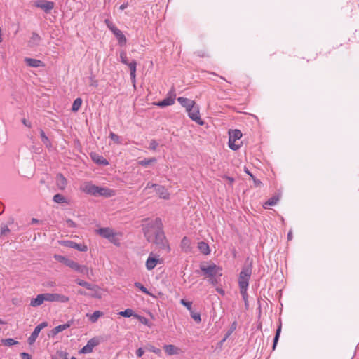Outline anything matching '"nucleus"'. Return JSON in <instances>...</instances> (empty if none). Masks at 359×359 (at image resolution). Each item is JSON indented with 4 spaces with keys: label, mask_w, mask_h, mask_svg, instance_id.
Wrapping results in <instances>:
<instances>
[{
    "label": "nucleus",
    "mask_w": 359,
    "mask_h": 359,
    "mask_svg": "<svg viewBox=\"0 0 359 359\" xmlns=\"http://www.w3.org/2000/svg\"><path fill=\"white\" fill-rule=\"evenodd\" d=\"M144 235L149 243L156 245L159 249L168 252L170 250L168 241L163 231V224L160 218L154 220L146 219L142 225Z\"/></svg>",
    "instance_id": "f257e3e1"
},
{
    "label": "nucleus",
    "mask_w": 359,
    "mask_h": 359,
    "mask_svg": "<svg viewBox=\"0 0 359 359\" xmlns=\"http://www.w3.org/2000/svg\"><path fill=\"white\" fill-rule=\"evenodd\" d=\"M80 190L93 196L111 197L114 196L115 191L107 187H101L93 184L90 182H86L80 187Z\"/></svg>",
    "instance_id": "f03ea898"
},
{
    "label": "nucleus",
    "mask_w": 359,
    "mask_h": 359,
    "mask_svg": "<svg viewBox=\"0 0 359 359\" xmlns=\"http://www.w3.org/2000/svg\"><path fill=\"white\" fill-rule=\"evenodd\" d=\"M252 274V266L248 265L243 266L240 273L238 278V284L240 289H248L249 285V280Z\"/></svg>",
    "instance_id": "7ed1b4c3"
},
{
    "label": "nucleus",
    "mask_w": 359,
    "mask_h": 359,
    "mask_svg": "<svg viewBox=\"0 0 359 359\" xmlns=\"http://www.w3.org/2000/svg\"><path fill=\"white\" fill-rule=\"evenodd\" d=\"M200 269L203 274L208 278L222 276V273H220L221 268L214 263L210 264H201L200 266Z\"/></svg>",
    "instance_id": "20e7f679"
},
{
    "label": "nucleus",
    "mask_w": 359,
    "mask_h": 359,
    "mask_svg": "<svg viewBox=\"0 0 359 359\" xmlns=\"http://www.w3.org/2000/svg\"><path fill=\"white\" fill-rule=\"evenodd\" d=\"M97 234H99L102 238L108 239L111 243L114 245H119V239L116 237V233H115L113 229L106 227V228H100L96 230Z\"/></svg>",
    "instance_id": "39448f33"
},
{
    "label": "nucleus",
    "mask_w": 359,
    "mask_h": 359,
    "mask_svg": "<svg viewBox=\"0 0 359 359\" xmlns=\"http://www.w3.org/2000/svg\"><path fill=\"white\" fill-rule=\"evenodd\" d=\"M104 23L109 28V29L111 31V32L114 34V36L118 40V43L121 46L125 45L126 43L127 40L123 33L120 29H118L115 26V25L109 19H106L104 20Z\"/></svg>",
    "instance_id": "423d86ee"
},
{
    "label": "nucleus",
    "mask_w": 359,
    "mask_h": 359,
    "mask_svg": "<svg viewBox=\"0 0 359 359\" xmlns=\"http://www.w3.org/2000/svg\"><path fill=\"white\" fill-rule=\"evenodd\" d=\"M187 112L191 119L201 126L204 124V122L202 121L200 116L198 107L195 106V104L192 105V107L188 109Z\"/></svg>",
    "instance_id": "0eeeda50"
},
{
    "label": "nucleus",
    "mask_w": 359,
    "mask_h": 359,
    "mask_svg": "<svg viewBox=\"0 0 359 359\" xmlns=\"http://www.w3.org/2000/svg\"><path fill=\"white\" fill-rule=\"evenodd\" d=\"M34 6L41 8L44 12L48 13L54 8V3L47 0H36L34 1Z\"/></svg>",
    "instance_id": "6e6552de"
},
{
    "label": "nucleus",
    "mask_w": 359,
    "mask_h": 359,
    "mask_svg": "<svg viewBox=\"0 0 359 359\" xmlns=\"http://www.w3.org/2000/svg\"><path fill=\"white\" fill-rule=\"evenodd\" d=\"M46 296L47 302L65 303L69 300L68 297L57 293H46Z\"/></svg>",
    "instance_id": "1a4fd4ad"
},
{
    "label": "nucleus",
    "mask_w": 359,
    "mask_h": 359,
    "mask_svg": "<svg viewBox=\"0 0 359 359\" xmlns=\"http://www.w3.org/2000/svg\"><path fill=\"white\" fill-rule=\"evenodd\" d=\"M47 326H48L47 322H43V323H40L39 325H38L34 328L33 332L31 334V335L28 338V340H27L28 344L29 345H32L36 341V339H37L41 330L45 328Z\"/></svg>",
    "instance_id": "9d476101"
},
{
    "label": "nucleus",
    "mask_w": 359,
    "mask_h": 359,
    "mask_svg": "<svg viewBox=\"0 0 359 359\" xmlns=\"http://www.w3.org/2000/svg\"><path fill=\"white\" fill-rule=\"evenodd\" d=\"M99 344V339H97V338H92L87 342V344L79 351V353H90L93 351V348L97 346Z\"/></svg>",
    "instance_id": "9b49d317"
},
{
    "label": "nucleus",
    "mask_w": 359,
    "mask_h": 359,
    "mask_svg": "<svg viewBox=\"0 0 359 359\" xmlns=\"http://www.w3.org/2000/svg\"><path fill=\"white\" fill-rule=\"evenodd\" d=\"M66 266L83 274H87L88 272V269L86 266L79 265L77 262L69 259L67 262Z\"/></svg>",
    "instance_id": "f8f14e48"
},
{
    "label": "nucleus",
    "mask_w": 359,
    "mask_h": 359,
    "mask_svg": "<svg viewBox=\"0 0 359 359\" xmlns=\"http://www.w3.org/2000/svg\"><path fill=\"white\" fill-rule=\"evenodd\" d=\"M175 97L176 95L175 90L172 88V90L168 93V97L163 99L162 101L159 102L157 105L161 107L172 105L175 103Z\"/></svg>",
    "instance_id": "ddd939ff"
},
{
    "label": "nucleus",
    "mask_w": 359,
    "mask_h": 359,
    "mask_svg": "<svg viewBox=\"0 0 359 359\" xmlns=\"http://www.w3.org/2000/svg\"><path fill=\"white\" fill-rule=\"evenodd\" d=\"M158 263H160V259L151 253L146 261V267L148 270L151 271L154 269Z\"/></svg>",
    "instance_id": "4468645a"
},
{
    "label": "nucleus",
    "mask_w": 359,
    "mask_h": 359,
    "mask_svg": "<svg viewBox=\"0 0 359 359\" xmlns=\"http://www.w3.org/2000/svg\"><path fill=\"white\" fill-rule=\"evenodd\" d=\"M63 244L66 247L74 248L81 252H86L88 250V248L86 245L78 244L72 241H64Z\"/></svg>",
    "instance_id": "2eb2a0df"
},
{
    "label": "nucleus",
    "mask_w": 359,
    "mask_h": 359,
    "mask_svg": "<svg viewBox=\"0 0 359 359\" xmlns=\"http://www.w3.org/2000/svg\"><path fill=\"white\" fill-rule=\"evenodd\" d=\"M56 185L60 190H64L67 184V182L64 175L61 173H58L56 175Z\"/></svg>",
    "instance_id": "dca6fc26"
},
{
    "label": "nucleus",
    "mask_w": 359,
    "mask_h": 359,
    "mask_svg": "<svg viewBox=\"0 0 359 359\" xmlns=\"http://www.w3.org/2000/svg\"><path fill=\"white\" fill-rule=\"evenodd\" d=\"M45 301H46V293L40 294H38L36 298H33L31 300L30 305L33 307L39 306L41 305Z\"/></svg>",
    "instance_id": "f3484780"
},
{
    "label": "nucleus",
    "mask_w": 359,
    "mask_h": 359,
    "mask_svg": "<svg viewBox=\"0 0 359 359\" xmlns=\"http://www.w3.org/2000/svg\"><path fill=\"white\" fill-rule=\"evenodd\" d=\"M128 67L130 70V79L132 81V83H133L134 86H135L136 82V67H137V62L135 60H133L128 65Z\"/></svg>",
    "instance_id": "a211bd4d"
},
{
    "label": "nucleus",
    "mask_w": 359,
    "mask_h": 359,
    "mask_svg": "<svg viewBox=\"0 0 359 359\" xmlns=\"http://www.w3.org/2000/svg\"><path fill=\"white\" fill-rule=\"evenodd\" d=\"M41 40V36L36 32L32 33V36L28 41V46L31 48L37 46L39 45L40 41Z\"/></svg>",
    "instance_id": "6ab92c4d"
},
{
    "label": "nucleus",
    "mask_w": 359,
    "mask_h": 359,
    "mask_svg": "<svg viewBox=\"0 0 359 359\" xmlns=\"http://www.w3.org/2000/svg\"><path fill=\"white\" fill-rule=\"evenodd\" d=\"M75 281L78 285L83 286L89 290L97 292V290H98L97 285H94V284H90V283H89L86 281H84L83 280L77 279Z\"/></svg>",
    "instance_id": "aec40b11"
},
{
    "label": "nucleus",
    "mask_w": 359,
    "mask_h": 359,
    "mask_svg": "<svg viewBox=\"0 0 359 359\" xmlns=\"http://www.w3.org/2000/svg\"><path fill=\"white\" fill-rule=\"evenodd\" d=\"M163 349L168 355H177L180 351L179 348L172 344L165 345Z\"/></svg>",
    "instance_id": "412c9836"
},
{
    "label": "nucleus",
    "mask_w": 359,
    "mask_h": 359,
    "mask_svg": "<svg viewBox=\"0 0 359 359\" xmlns=\"http://www.w3.org/2000/svg\"><path fill=\"white\" fill-rule=\"evenodd\" d=\"M177 101L180 103V104L182 106H183L186 108L187 111L188 110V109H189L191 107H192V105L195 104L194 101L190 100L183 97H178Z\"/></svg>",
    "instance_id": "4be33fe9"
},
{
    "label": "nucleus",
    "mask_w": 359,
    "mask_h": 359,
    "mask_svg": "<svg viewBox=\"0 0 359 359\" xmlns=\"http://www.w3.org/2000/svg\"><path fill=\"white\" fill-rule=\"evenodd\" d=\"M156 191L162 198L167 199L169 197V194L167 189L161 185H158L156 187Z\"/></svg>",
    "instance_id": "5701e85b"
},
{
    "label": "nucleus",
    "mask_w": 359,
    "mask_h": 359,
    "mask_svg": "<svg viewBox=\"0 0 359 359\" xmlns=\"http://www.w3.org/2000/svg\"><path fill=\"white\" fill-rule=\"evenodd\" d=\"M25 61L28 66L32 67H39L41 66L43 64V62L39 60L28 58V57H26L25 59Z\"/></svg>",
    "instance_id": "b1692460"
},
{
    "label": "nucleus",
    "mask_w": 359,
    "mask_h": 359,
    "mask_svg": "<svg viewBox=\"0 0 359 359\" xmlns=\"http://www.w3.org/2000/svg\"><path fill=\"white\" fill-rule=\"evenodd\" d=\"M279 196H273L271 198H269L264 204L263 207L266 209L269 206L275 205L277 202L279 201Z\"/></svg>",
    "instance_id": "393cba45"
},
{
    "label": "nucleus",
    "mask_w": 359,
    "mask_h": 359,
    "mask_svg": "<svg viewBox=\"0 0 359 359\" xmlns=\"http://www.w3.org/2000/svg\"><path fill=\"white\" fill-rule=\"evenodd\" d=\"M198 248L201 252H202L204 255H208L210 252L209 245L205 242H199L198 243Z\"/></svg>",
    "instance_id": "a878e982"
},
{
    "label": "nucleus",
    "mask_w": 359,
    "mask_h": 359,
    "mask_svg": "<svg viewBox=\"0 0 359 359\" xmlns=\"http://www.w3.org/2000/svg\"><path fill=\"white\" fill-rule=\"evenodd\" d=\"M242 137V133L239 130H233L229 131V140L230 141H236Z\"/></svg>",
    "instance_id": "bb28decb"
},
{
    "label": "nucleus",
    "mask_w": 359,
    "mask_h": 359,
    "mask_svg": "<svg viewBox=\"0 0 359 359\" xmlns=\"http://www.w3.org/2000/svg\"><path fill=\"white\" fill-rule=\"evenodd\" d=\"M103 316V312L100 311H95L93 314L88 315L87 314V316L89 317V320L92 323H96L98 320V318Z\"/></svg>",
    "instance_id": "cd10ccee"
},
{
    "label": "nucleus",
    "mask_w": 359,
    "mask_h": 359,
    "mask_svg": "<svg viewBox=\"0 0 359 359\" xmlns=\"http://www.w3.org/2000/svg\"><path fill=\"white\" fill-rule=\"evenodd\" d=\"M53 201L57 203H68L67 198L60 194H57L53 196Z\"/></svg>",
    "instance_id": "c85d7f7f"
},
{
    "label": "nucleus",
    "mask_w": 359,
    "mask_h": 359,
    "mask_svg": "<svg viewBox=\"0 0 359 359\" xmlns=\"http://www.w3.org/2000/svg\"><path fill=\"white\" fill-rule=\"evenodd\" d=\"M93 160L100 165H107L109 164L108 161L102 156L94 155L92 156Z\"/></svg>",
    "instance_id": "c756f323"
},
{
    "label": "nucleus",
    "mask_w": 359,
    "mask_h": 359,
    "mask_svg": "<svg viewBox=\"0 0 359 359\" xmlns=\"http://www.w3.org/2000/svg\"><path fill=\"white\" fill-rule=\"evenodd\" d=\"M281 332V323H280L279 326L278 327L276 332V335L273 339V350L274 351L276 349V345L278 344L280 334Z\"/></svg>",
    "instance_id": "7c9ffc66"
},
{
    "label": "nucleus",
    "mask_w": 359,
    "mask_h": 359,
    "mask_svg": "<svg viewBox=\"0 0 359 359\" xmlns=\"http://www.w3.org/2000/svg\"><path fill=\"white\" fill-rule=\"evenodd\" d=\"M69 325L68 324H64V325H60L55 327V328H53L52 330L53 335H55L57 333H59L60 332H62V331L66 330L67 327H69Z\"/></svg>",
    "instance_id": "2f4dec72"
},
{
    "label": "nucleus",
    "mask_w": 359,
    "mask_h": 359,
    "mask_svg": "<svg viewBox=\"0 0 359 359\" xmlns=\"http://www.w3.org/2000/svg\"><path fill=\"white\" fill-rule=\"evenodd\" d=\"M81 104H82V100L79 97L76 98L72 104V110L73 111H77L80 109Z\"/></svg>",
    "instance_id": "473e14b6"
},
{
    "label": "nucleus",
    "mask_w": 359,
    "mask_h": 359,
    "mask_svg": "<svg viewBox=\"0 0 359 359\" xmlns=\"http://www.w3.org/2000/svg\"><path fill=\"white\" fill-rule=\"evenodd\" d=\"M10 232V229L6 224H2L1 225V231H0V236L5 237L7 236L8 233Z\"/></svg>",
    "instance_id": "72a5a7b5"
},
{
    "label": "nucleus",
    "mask_w": 359,
    "mask_h": 359,
    "mask_svg": "<svg viewBox=\"0 0 359 359\" xmlns=\"http://www.w3.org/2000/svg\"><path fill=\"white\" fill-rule=\"evenodd\" d=\"M156 159L155 158H151L149 159L141 160L138 162V163L142 166H147V165L151 164L152 163L156 162Z\"/></svg>",
    "instance_id": "f704fd0d"
},
{
    "label": "nucleus",
    "mask_w": 359,
    "mask_h": 359,
    "mask_svg": "<svg viewBox=\"0 0 359 359\" xmlns=\"http://www.w3.org/2000/svg\"><path fill=\"white\" fill-rule=\"evenodd\" d=\"M135 287L139 290H140L142 292H144V294H148V295H151V293L147 290V289L144 286L142 285L139 282H135V284H134Z\"/></svg>",
    "instance_id": "c9c22d12"
},
{
    "label": "nucleus",
    "mask_w": 359,
    "mask_h": 359,
    "mask_svg": "<svg viewBox=\"0 0 359 359\" xmlns=\"http://www.w3.org/2000/svg\"><path fill=\"white\" fill-rule=\"evenodd\" d=\"M119 315L123 317L129 318L131 316H134L135 314L133 313V311L131 309H127L123 311H121L119 313Z\"/></svg>",
    "instance_id": "e433bc0d"
},
{
    "label": "nucleus",
    "mask_w": 359,
    "mask_h": 359,
    "mask_svg": "<svg viewBox=\"0 0 359 359\" xmlns=\"http://www.w3.org/2000/svg\"><path fill=\"white\" fill-rule=\"evenodd\" d=\"M190 315H191V317L194 319V320L196 323H201V314L199 313H196L191 310V311H190Z\"/></svg>",
    "instance_id": "4c0bfd02"
},
{
    "label": "nucleus",
    "mask_w": 359,
    "mask_h": 359,
    "mask_svg": "<svg viewBox=\"0 0 359 359\" xmlns=\"http://www.w3.org/2000/svg\"><path fill=\"white\" fill-rule=\"evenodd\" d=\"M2 343L5 345V346H13V345H15V344H18V341L14 340L13 339H11V338H8V339H2Z\"/></svg>",
    "instance_id": "58836bf2"
},
{
    "label": "nucleus",
    "mask_w": 359,
    "mask_h": 359,
    "mask_svg": "<svg viewBox=\"0 0 359 359\" xmlns=\"http://www.w3.org/2000/svg\"><path fill=\"white\" fill-rule=\"evenodd\" d=\"M146 349L148 350L150 352H153L157 355H160L161 353V351L154 346L153 345L149 344L146 346Z\"/></svg>",
    "instance_id": "ea45409f"
},
{
    "label": "nucleus",
    "mask_w": 359,
    "mask_h": 359,
    "mask_svg": "<svg viewBox=\"0 0 359 359\" xmlns=\"http://www.w3.org/2000/svg\"><path fill=\"white\" fill-rule=\"evenodd\" d=\"M109 137H110V138H111V139L114 142H116V144H121V137H120L118 135H116V134H115V133H112V132H111V133H110V134H109Z\"/></svg>",
    "instance_id": "a19ab883"
},
{
    "label": "nucleus",
    "mask_w": 359,
    "mask_h": 359,
    "mask_svg": "<svg viewBox=\"0 0 359 359\" xmlns=\"http://www.w3.org/2000/svg\"><path fill=\"white\" fill-rule=\"evenodd\" d=\"M120 58L122 63L128 65L130 62L128 61L127 54L125 51H122L120 54Z\"/></svg>",
    "instance_id": "79ce46f5"
},
{
    "label": "nucleus",
    "mask_w": 359,
    "mask_h": 359,
    "mask_svg": "<svg viewBox=\"0 0 359 359\" xmlns=\"http://www.w3.org/2000/svg\"><path fill=\"white\" fill-rule=\"evenodd\" d=\"M194 54L196 55L197 56L200 57H208L209 56V54H208V51L205 50H196L194 53Z\"/></svg>",
    "instance_id": "37998d69"
},
{
    "label": "nucleus",
    "mask_w": 359,
    "mask_h": 359,
    "mask_svg": "<svg viewBox=\"0 0 359 359\" xmlns=\"http://www.w3.org/2000/svg\"><path fill=\"white\" fill-rule=\"evenodd\" d=\"M54 257L57 261L63 263L65 265H66L67 262L69 259L68 258L60 255H55Z\"/></svg>",
    "instance_id": "c03bdc74"
},
{
    "label": "nucleus",
    "mask_w": 359,
    "mask_h": 359,
    "mask_svg": "<svg viewBox=\"0 0 359 359\" xmlns=\"http://www.w3.org/2000/svg\"><path fill=\"white\" fill-rule=\"evenodd\" d=\"M134 317H135L136 318H137V319H138V320H139L141 323H142V324H144V325H148V323H149V320H148L147 318L144 317V316H139V315H137V314H135V315H134Z\"/></svg>",
    "instance_id": "a18cd8bd"
},
{
    "label": "nucleus",
    "mask_w": 359,
    "mask_h": 359,
    "mask_svg": "<svg viewBox=\"0 0 359 359\" xmlns=\"http://www.w3.org/2000/svg\"><path fill=\"white\" fill-rule=\"evenodd\" d=\"M180 303L184 305L189 311L192 310V302L185 299H181Z\"/></svg>",
    "instance_id": "49530a36"
},
{
    "label": "nucleus",
    "mask_w": 359,
    "mask_h": 359,
    "mask_svg": "<svg viewBox=\"0 0 359 359\" xmlns=\"http://www.w3.org/2000/svg\"><path fill=\"white\" fill-rule=\"evenodd\" d=\"M236 141H230V140L229 139V147L230 149H231L232 150H238L239 148H240V144H237L235 143Z\"/></svg>",
    "instance_id": "de8ad7c7"
},
{
    "label": "nucleus",
    "mask_w": 359,
    "mask_h": 359,
    "mask_svg": "<svg viewBox=\"0 0 359 359\" xmlns=\"http://www.w3.org/2000/svg\"><path fill=\"white\" fill-rule=\"evenodd\" d=\"M247 290L248 289H245L243 290V289H240V292L242 295V297L245 302V304L247 306L248 305V294H247Z\"/></svg>",
    "instance_id": "09e8293b"
},
{
    "label": "nucleus",
    "mask_w": 359,
    "mask_h": 359,
    "mask_svg": "<svg viewBox=\"0 0 359 359\" xmlns=\"http://www.w3.org/2000/svg\"><path fill=\"white\" fill-rule=\"evenodd\" d=\"M219 276H212V277H210L209 278V280L208 281L212 285H216L218 282H219Z\"/></svg>",
    "instance_id": "8fccbe9b"
},
{
    "label": "nucleus",
    "mask_w": 359,
    "mask_h": 359,
    "mask_svg": "<svg viewBox=\"0 0 359 359\" xmlns=\"http://www.w3.org/2000/svg\"><path fill=\"white\" fill-rule=\"evenodd\" d=\"M40 135H41L42 142L44 144H47L49 142V140H48V137L46 135V134H45V133H44V131L43 130H41Z\"/></svg>",
    "instance_id": "3c124183"
},
{
    "label": "nucleus",
    "mask_w": 359,
    "mask_h": 359,
    "mask_svg": "<svg viewBox=\"0 0 359 359\" xmlns=\"http://www.w3.org/2000/svg\"><path fill=\"white\" fill-rule=\"evenodd\" d=\"M158 146V143L155 140H151L150 142L149 149L151 150H156Z\"/></svg>",
    "instance_id": "603ef678"
},
{
    "label": "nucleus",
    "mask_w": 359,
    "mask_h": 359,
    "mask_svg": "<svg viewBox=\"0 0 359 359\" xmlns=\"http://www.w3.org/2000/svg\"><path fill=\"white\" fill-rule=\"evenodd\" d=\"M58 355L62 359H69V354L65 351L57 352Z\"/></svg>",
    "instance_id": "864d4df0"
},
{
    "label": "nucleus",
    "mask_w": 359,
    "mask_h": 359,
    "mask_svg": "<svg viewBox=\"0 0 359 359\" xmlns=\"http://www.w3.org/2000/svg\"><path fill=\"white\" fill-rule=\"evenodd\" d=\"M66 223L68 227L74 228L76 226V223L70 219H67Z\"/></svg>",
    "instance_id": "5fc2aeb1"
},
{
    "label": "nucleus",
    "mask_w": 359,
    "mask_h": 359,
    "mask_svg": "<svg viewBox=\"0 0 359 359\" xmlns=\"http://www.w3.org/2000/svg\"><path fill=\"white\" fill-rule=\"evenodd\" d=\"M78 293L81 295H84V296H90L92 297H97V295L95 294H88L87 292H86L85 291L82 290H79L78 291Z\"/></svg>",
    "instance_id": "6e6d98bb"
},
{
    "label": "nucleus",
    "mask_w": 359,
    "mask_h": 359,
    "mask_svg": "<svg viewBox=\"0 0 359 359\" xmlns=\"http://www.w3.org/2000/svg\"><path fill=\"white\" fill-rule=\"evenodd\" d=\"M144 351V350L142 348H139L137 351H136V355L137 357H141L143 355Z\"/></svg>",
    "instance_id": "4d7b16f0"
},
{
    "label": "nucleus",
    "mask_w": 359,
    "mask_h": 359,
    "mask_svg": "<svg viewBox=\"0 0 359 359\" xmlns=\"http://www.w3.org/2000/svg\"><path fill=\"white\" fill-rule=\"evenodd\" d=\"M21 358H22V359H32V356L29 353H22Z\"/></svg>",
    "instance_id": "13d9d810"
},
{
    "label": "nucleus",
    "mask_w": 359,
    "mask_h": 359,
    "mask_svg": "<svg viewBox=\"0 0 359 359\" xmlns=\"http://www.w3.org/2000/svg\"><path fill=\"white\" fill-rule=\"evenodd\" d=\"M22 123L25 126H27V127H29V128H30V127H31V123H30V122H29V121H27V119H25V118H23V119L22 120Z\"/></svg>",
    "instance_id": "bf43d9fd"
},
{
    "label": "nucleus",
    "mask_w": 359,
    "mask_h": 359,
    "mask_svg": "<svg viewBox=\"0 0 359 359\" xmlns=\"http://www.w3.org/2000/svg\"><path fill=\"white\" fill-rule=\"evenodd\" d=\"M158 186V184H153V183H151V182H149L147 186H146V189H151V188H155L156 189V187Z\"/></svg>",
    "instance_id": "052dcab7"
},
{
    "label": "nucleus",
    "mask_w": 359,
    "mask_h": 359,
    "mask_svg": "<svg viewBox=\"0 0 359 359\" xmlns=\"http://www.w3.org/2000/svg\"><path fill=\"white\" fill-rule=\"evenodd\" d=\"M253 181L256 187H259L262 184V182L259 180L255 179V177L253 179Z\"/></svg>",
    "instance_id": "680f3d73"
},
{
    "label": "nucleus",
    "mask_w": 359,
    "mask_h": 359,
    "mask_svg": "<svg viewBox=\"0 0 359 359\" xmlns=\"http://www.w3.org/2000/svg\"><path fill=\"white\" fill-rule=\"evenodd\" d=\"M216 290H217V292H219V294H221L222 295H224V294H225V292H224V290H223V289H222V288L217 287V288L216 289Z\"/></svg>",
    "instance_id": "e2e57ef3"
},
{
    "label": "nucleus",
    "mask_w": 359,
    "mask_h": 359,
    "mask_svg": "<svg viewBox=\"0 0 359 359\" xmlns=\"http://www.w3.org/2000/svg\"><path fill=\"white\" fill-rule=\"evenodd\" d=\"M231 332H229L226 334V336L224 337V338L222 340L221 344H222L223 342H224V341L226 340V339L229 337V336L231 334Z\"/></svg>",
    "instance_id": "0e129e2a"
},
{
    "label": "nucleus",
    "mask_w": 359,
    "mask_h": 359,
    "mask_svg": "<svg viewBox=\"0 0 359 359\" xmlns=\"http://www.w3.org/2000/svg\"><path fill=\"white\" fill-rule=\"evenodd\" d=\"M127 7H128V4H123L122 5L120 6V9L121 10H124Z\"/></svg>",
    "instance_id": "69168bd1"
},
{
    "label": "nucleus",
    "mask_w": 359,
    "mask_h": 359,
    "mask_svg": "<svg viewBox=\"0 0 359 359\" xmlns=\"http://www.w3.org/2000/svg\"><path fill=\"white\" fill-rule=\"evenodd\" d=\"M188 242H189V240L186 237H184L182 241V245H186Z\"/></svg>",
    "instance_id": "338daca9"
},
{
    "label": "nucleus",
    "mask_w": 359,
    "mask_h": 359,
    "mask_svg": "<svg viewBox=\"0 0 359 359\" xmlns=\"http://www.w3.org/2000/svg\"><path fill=\"white\" fill-rule=\"evenodd\" d=\"M13 222H14V219H13V218H12V217H11V218L8 219V223L9 224H13Z\"/></svg>",
    "instance_id": "774afa93"
}]
</instances>
